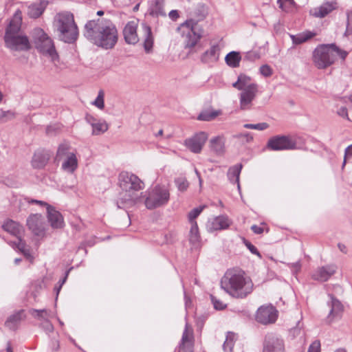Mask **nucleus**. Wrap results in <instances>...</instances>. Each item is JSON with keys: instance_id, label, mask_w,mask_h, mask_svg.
Returning a JSON list of instances; mask_svg holds the SVG:
<instances>
[{"instance_id": "f257e3e1", "label": "nucleus", "mask_w": 352, "mask_h": 352, "mask_svg": "<svg viewBox=\"0 0 352 352\" xmlns=\"http://www.w3.org/2000/svg\"><path fill=\"white\" fill-rule=\"evenodd\" d=\"M83 35L91 43L104 50L113 48L118 40L115 24L106 18L88 21L84 26Z\"/></svg>"}, {"instance_id": "f03ea898", "label": "nucleus", "mask_w": 352, "mask_h": 352, "mask_svg": "<svg viewBox=\"0 0 352 352\" xmlns=\"http://www.w3.org/2000/svg\"><path fill=\"white\" fill-rule=\"evenodd\" d=\"M252 281L244 276L240 270H228L221 278V287L230 296L236 298H245L252 292Z\"/></svg>"}, {"instance_id": "7ed1b4c3", "label": "nucleus", "mask_w": 352, "mask_h": 352, "mask_svg": "<svg viewBox=\"0 0 352 352\" xmlns=\"http://www.w3.org/2000/svg\"><path fill=\"white\" fill-rule=\"evenodd\" d=\"M21 12L17 10L6 28L3 37L5 45L13 51H27L30 44L27 36L21 31Z\"/></svg>"}, {"instance_id": "20e7f679", "label": "nucleus", "mask_w": 352, "mask_h": 352, "mask_svg": "<svg viewBox=\"0 0 352 352\" xmlns=\"http://www.w3.org/2000/svg\"><path fill=\"white\" fill-rule=\"evenodd\" d=\"M207 14V7L204 3H199L194 11V16L197 18V21L186 20L177 28V31L181 32L184 38L185 48L194 47L202 37V31L197 28V21L205 19Z\"/></svg>"}, {"instance_id": "39448f33", "label": "nucleus", "mask_w": 352, "mask_h": 352, "mask_svg": "<svg viewBox=\"0 0 352 352\" xmlns=\"http://www.w3.org/2000/svg\"><path fill=\"white\" fill-rule=\"evenodd\" d=\"M118 179L120 188L126 193L119 198L116 204L118 208H124L126 206H131L136 202L135 198L129 193L143 189L144 184L137 175L126 171L121 172Z\"/></svg>"}, {"instance_id": "423d86ee", "label": "nucleus", "mask_w": 352, "mask_h": 352, "mask_svg": "<svg viewBox=\"0 0 352 352\" xmlns=\"http://www.w3.org/2000/svg\"><path fill=\"white\" fill-rule=\"evenodd\" d=\"M56 29L60 40L73 43L78 36V29L71 13H61L57 16Z\"/></svg>"}, {"instance_id": "0eeeda50", "label": "nucleus", "mask_w": 352, "mask_h": 352, "mask_svg": "<svg viewBox=\"0 0 352 352\" xmlns=\"http://www.w3.org/2000/svg\"><path fill=\"white\" fill-rule=\"evenodd\" d=\"M32 38L36 49L39 53L51 59L52 62L58 60L59 56L52 39L41 28H37L32 31Z\"/></svg>"}, {"instance_id": "6e6552de", "label": "nucleus", "mask_w": 352, "mask_h": 352, "mask_svg": "<svg viewBox=\"0 0 352 352\" xmlns=\"http://www.w3.org/2000/svg\"><path fill=\"white\" fill-rule=\"evenodd\" d=\"M335 43L320 44L312 52L311 60L318 69H325L331 66L336 60V55L333 54L332 47Z\"/></svg>"}, {"instance_id": "1a4fd4ad", "label": "nucleus", "mask_w": 352, "mask_h": 352, "mask_svg": "<svg viewBox=\"0 0 352 352\" xmlns=\"http://www.w3.org/2000/svg\"><path fill=\"white\" fill-rule=\"evenodd\" d=\"M145 193L144 204L146 208L149 210L166 205L170 198L168 189L165 186L160 185H156Z\"/></svg>"}, {"instance_id": "9d476101", "label": "nucleus", "mask_w": 352, "mask_h": 352, "mask_svg": "<svg viewBox=\"0 0 352 352\" xmlns=\"http://www.w3.org/2000/svg\"><path fill=\"white\" fill-rule=\"evenodd\" d=\"M267 146L272 151H283L297 149L296 141L290 135H276L271 138Z\"/></svg>"}, {"instance_id": "9b49d317", "label": "nucleus", "mask_w": 352, "mask_h": 352, "mask_svg": "<svg viewBox=\"0 0 352 352\" xmlns=\"http://www.w3.org/2000/svg\"><path fill=\"white\" fill-rule=\"evenodd\" d=\"M278 318V311L272 305L259 307L256 314V320L263 324L274 323Z\"/></svg>"}, {"instance_id": "f8f14e48", "label": "nucleus", "mask_w": 352, "mask_h": 352, "mask_svg": "<svg viewBox=\"0 0 352 352\" xmlns=\"http://www.w3.org/2000/svg\"><path fill=\"white\" fill-rule=\"evenodd\" d=\"M329 296L330 300L327 302V305L330 309L327 316V321L328 323H331L342 318L344 312V306L342 302L332 294H329Z\"/></svg>"}, {"instance_id": "ddd939ff", "label": "nucleus", "mask_w": 352, "mask_h": 352, "mask_svg": "<svg viewBox=\"0 0 352 352\" xmlns=\"http://www.w3.org/2000/svg\"><path fill=\"white\" fill-rule=\"evenodd\" d=\"M258 91V86L255 83L248 85L240 94V108L248 110L251 108L252 102Z\"/></svg>"}, {"instance_id": "4468645a", "label": "nucleus", "mask_w": 352, "mask_h": 352, "mask_svg": "<svg viewBox=\"0 0 352 352\" xmlns=\"http://www.w3.org/2000/svg\"><path fill=\"white\" fill-rule=\"evenodd\" d=\"M208 139V134L201 131L186 139L184 145L192 153H199Z\"/></svg>"}, {"instance_id": "2eb2a0df", "label": "nucleus", "mask_w": 352, "mask_h": 352, "mask_svg": "<svg viewBox=\"0 0 352 352\" xmlns=\"http://www.w3.org/2000/svg\"><path fill=\"white\" fill-rule=\"evenodd\" d=\"M27 226L32 232L36 236H43L45 231V219L41 214H34L27 219Z\"/></svg>"}, {"instance_id": "dca6fc26", "label": "nucleus", "mask_w": 352, "mask_h": 352, "mask_svg": "<svg viewBox=\"0 0 352 352\" xmlns=\"http://www.w3.org/2000/svg\"><path fill=\"white\" fill-rule=\"evenodd\" d=\"M263 352H285L283 340L272 334H267L263 342Z\"/></svg>"}, {"instance_id": "f3484780", "label": "nucleus", "mask_w": 352, "mask_h": 352, "mask_svg": "<svg viewBox=\"0 0 352 352\" xmlns=\"http://www.w3.org/2000/svg\"><path fill=\"white\" fill-rule=\"evenodd\" d=\"M178 352H194V338L192 332L188 331V325L186 324L181 341L179 344Z\"/></svg>"}, {"instance_id": "a211bd4d", "label": "nucleus", "mask_w": 352, "mask_h": 352, "mask_svg": "<svg viewBox=\"0 0 352 352\" xmlns=\"http://www.w3.org/2000/svg\"><path fill=\"white\" fill-rule=\"evenodd\" d=\"M338 8L336 1L324 2L320 6L310 10V14L316 18H324L333 10Z\"/></svg>"}, {"instance_id": "6ab92c4d", "label": "nucleus", "mask_w": 352, "mask_h": 352, "mask_svg": "<svg viewBox=\"0 0 352 352\" xmlns=\"http://www.w3.org/2000/svg\"><path fill=\"white\" fill-rule=\"evenodd\" d=\"M231 224V221L227 216L221 215L208 221L207 228L209 231L225 230Z\"/></svg>"}, {"instance_id": "aec40b11", "label": "nucleus", "mask_w": 352, "mask_h": 352, "mask_svg": "<svg viewBox=\"0 0 352 352\" xmlns=\"http://www.w3.org/2000/svg\"><path fill=\"white\" fill-rule=\"evenodd\" d=\"M123 35L126 43L135 45L139 41L137 34V23L135 21H129L123 30Z\"/></svg>"}, {"instance_id": "412c9836", "label": "nucleus", "mask_w": 352, "mask_h": 352, "mask_svg": "<svg viewBox=\"0 0 352 352\" xmlns=\"http://www.w3.org/2000/svg\"><path fill=\"white\" fill-rule=\"evenodd\" d=\"M336 266L333 265L323 266L317 269L312 276L314 280L319 281H327L335 274Z\"/></svg>"}, {"instance_id": "4be33fe9", "label": "nucleus", "mask_w": 352, "mask_h": 352, "mask_svg": "<svg viewBox=\"0 0 352 352\" xmlns=\"http://www.w3.org/2000/svg\"><path fill=\"white\" fill-rule=\"evenodd\" d=\"M50 153L47 151L38 150L34 153L32 160V165L34 168H43L47 164Z\"/></svg>"}, {"instance_id": "5701e85b", "label": "nucleus", "mask_w": 352, "mask_h": 352, "mask_svg": "<svg viewBox=\"0 0 352 352\" xmlns=\"http://www.w3.org/2000/svg\"><path fill=\"white\" fill-rule=\"evenodd\" d=\"M47 213L48 221L53 228H61L63 226L64 221L62 214L53 206H47Z\"/></svg>"}, {"instance_id": "b1692460", "label": "nucleus", "mask_w": 352, "mask_h": 352, "mask_svg": "<svg viewBox=\"0 0 352 352\" xmlns=\"http://www.w3.org/2000/svg\"><path fill=\"white\" fill-rule=\"evenodd\" d=\"M220 54V47L218 44L213 45L201 56V61L208 64L217 62Z\"/></svg>"}, {"instance_id": "393cba45", "label": "nucleus", "mask_w": 352, "mask_h": 352, "mask_svg": "<svg viewBox=\"0 0 352 352\" xmlns=\"http://www.w3.org/2000/svg\"><path fill=\"white\" fill-rule=\"evenodd\" d=\"M142 29L143 32L144 49L146 53H150L152 52L154 41L151 28L146 23H142Z\"/></svg>"}, {"instance_id": "a878e982", "label": "nucleus", "mask_w": 352, "mask_h": 352, "mask_svg": "<svg viewBox=\"0 0 352 352\" xmlns=\"http://www.w3.org/2000/svg\"><path fill=\"white\" fill-rule=\"evenodd\" d=\"M148 13L152 16H166L164 10V0H154L150 4Z\"/></svg>"}, {"instance_id": "bb28decb", "label": "nucleus", "mask_w": 352, "mask_h": 352, "mask_svg": "<svg viewBox=\"0 0 352 352\" xmlns=\"http://www.w3.org/2000/svg\"><path fill=\"white\" fill-rule=\"evenodd\" d=\"M209 146L213 153L216 155H221L225 151V140L221 136H217L210 139Z\"/></svg>"}, {"instance_id": "cd10ccee", "label": "nucleus", "mask_w": 352, "mask_h": 352, "mask_svg": "<svg viewBox=\"0 0 352 352\" xmlns=\"http://www.w3.org/2000/svg\"><path fill=\"white\" fill-rule=\"evenodd\" d=\"M23 313L24 311L21 309L10 316L5 322L6 327L11 330H15L24 317Z\"/></svg>"}, {"instance_id": "c85d7f7f", "label": "nucleus", "mask_w": 352, "mask_h": 352, "mask_svg": "<svg viewBox=\"0 0 352 352\" xmlns=\"http://www.w3.org/2000/svg\"><path fill=\"white\" fill-rule=\"evenodd\" d=\"M3 228L6 232L16 236V238L21 236L23 231V227L19 223L10 219L3 223Z\"/></svg>"}, {"instance_id": "c756f323", "label": "nucleus", "mask_w": 352, "mask_h": 352, "mask_svg": "<svg viewBox=\"0 0 352 352\" xmlns=\"http://www.w3.org/2000/svg\"><path fill=\"white\" fill-rule=\"evenodd\" d=\"M243 168L241 164H236L230 167L228 171V177L230 182L236 184L238 188H240L239 175Z\"/></svg>"}, {"instance_id": "7c9ffc66", "label": "nucleus", "mask_w": 352, "mask_h": 352, "mask_svg": "<svg viewBox=\"0 0 352 352\" xmlns=\"http://www.w3.org/2000/svg\"><path fill=\"white\" fill-rule=\"evenodd\" d=\"M78 167V160L74 153H70L62 164V168L70 173L74 172Z\"/></svg>"}, {"instance_id": "2f4dec72", "label": "nucleus", "mask_w": 352, "mask_h": 352, "mask_svg": "<svg viewBox=\"0 0 352 352\" xmlns=\"http://www.w3.org/2000/svg\"><path fill=\"white\" fill-rule=\"evenodd\" d=\"M316 35L317 34L316 32L305 31L296 35H291V38L294 44L300 45L312 38Z\"/></svg>"}, {"instance_id": "473e14b6", "label": "nucleus", "mask_w": 352, "mask_h": 352, "mask_svg": "<svg viewBox=\"0 0 352 352\" xmlns=\"http://www.w3.org/2000/svg\"><path fill=\"white\" fill-rule=\"evenodd\" d=\"M45 9V5L42 2L33 3L28 7V14L30 18L37 19L43 14Z\"/></svg>"}, {"instance_id": "72a5a7b5", "label": "nucleus", "mask_w": 352, "mask_h": 352, "mask_svg": "<svg viewBox=\"0 0 352 352\" xmlns=\"http://www.w3.org/2000/svg\"><path fill=\"white\" fill-rule=\"evenodd\" d=\"M221 114V111L220 110L206 109L201 111V113L197 116V120L209 122L214 120L217 116H219Z\"/></svg>"}, {"instance_id": "f704fd0d", "label": "nucleus", "mask_w": 352, "mask_h": 352, "mask_svg": "<svg viewBox=\"0 0 352 352\" xmlns=\"http://www.w3.org/2000/svg\"><path fill=\"white\" fill-rule=\"evenodd\" d=\"M241 60V57L239 52H234V51L229 52L226 56V58H225L226 64L232 67H239Z\"/></svg>"}, {"instance_id": "c9c22d12", "label": "nucleus", "mask_w": 352, "mask_h": 352, "mask_svg": "<svg viewBox=\"0 0 352 352\" xmlns=\"http://www.w3.org/2000/svg\"><path fill=\"white\" fill-rule=\"evenodd\" d=\"M189 241L193 245H197L200 241V235L197 222L190 224Z\"/></svg>"}, {"instance_id": "e433bc0d", "label": "nucleus", "mask_w": 352, "mask_h": 352, "mask_svg": "<svg viewBox=\"0 0 352 352\" xmlns=\"http://www.w3.org/2000/svg\"><path fill=\"white\" fill-rule=\"evenodd\" d=\"M14 245L16 248L26 257L31 256L29 247L26 245L25 242L21 239V236L17 238V241H15Z\"/></svg>"}, {"instance_id": "4c0bfd02", "label": "nucleus", "mask_w": 352, "mask_h": 352, "mask_svg": "<svg viewBox=\"0 0 352 352\" xmlns=\"http://www.w3.org/2000/svg\"><path fill=\"white\" fill-rule=\"evenodd\" d=\"M92 129V134L98 135L107 131L108 130V125L104 120H98L96 124H94Z\"/></svg>"}, {"instance_id": "58836bf2", "label": "nucleus", "mask_w": 352, "mask_h": 352, "mask_svg": "<svg viewBox=\"0 0 352 352\" xmlns=\"http://www.w3.org/2000/svg\"><path fill=\"white\" fill-rule=\"evenodd\" d=\"M70 146L67 143L60 144L58 148L56 160H60L63 157H67L71 153H69Z\"/></svg>"}, {"instance_id": "ea45409f", "label": "nucleus", "mask_w": 352, "mask_h": 352, "mask_svg": "<svg viewBox=\"0 0 352 352\" xmlns=\"http://www.w3.org/2000/svg\"><path fill=\"white\" fill-rule=\"evenodd\" d=\"M234 334L229 332L223 344V349L225 352H232L234 347Z\"/></svg>"}, {"instance_id": "a19ab883", "label": "nucleus", "mask_w": 352, "mask_h": 352, "mask_svg": "<svg viewBox=\"0 0 352 352\" xmlns=\"http://www.w3.org/2000/svg\"><path fill=\"white\" fill-rule=\"evenodd\" d=\"M206 208L205 205L200 206L190 210L188 214V221L190 224L197 222L195 219L201 214L203 210Z\"/></svg>"}, {"instance_id": "79ce46f5", "label": "nucleus", "mask_w": 352, "mask_h": 352, "mask_svg": "<svg viewBox=\"0 0 352 352\" xmlns=\"http://www.w3.org/2000/svg\"><path fill=\"white\" fill-rule=\"evenodd\" d=\"M352 34V10L346 12V30L344 33L345 36H348Z\"/></svg>"}, {"instance_id": "37998d69", "label": "nucleus", "mask_w": 352, "mask_h": 352, "mask_svg": "<svg viewBox=\"0 0 352 352\" xmlns=\"http://www.w3.org/2000/svg\"><path fill=\"white\" fill-rule=\"evenodd\" d=\"M243 127L249 129H256L258 131H263L269 127V124L266 122H261L258 124H245Z\"/></svg>"}, {"instance_id": "c03bdc74", "label": "nucleus", "mask_w": 352, "mask_h": 352, "mask_svg": "<svg viewBox=\"0 0 352 352\" xmlns=\"http://www.w3.org/2000/svg\"><path fill=\"white\" fill-rule=\"evenodd\" d=\"M175 184L180 191H185L188 187V182L184 177H178L175 180Z\"/></svg>"}, {"instance_id": "a18cd8bd", "label": "nucleus", "mask_w": 352, "mask_h": 352, "mask_svg": "<svg viewBox=\"0 0 352 352\" xmlns=\"http://www.w3.org/2000/svg\"><path fill=\"white\" fill-rule=\"evenodd\" d=\"M94 105L100 109H102L104 107V92L102 90H100L96 100L92 102Z\"/></svg>"}, {"instance_id": "49530a36", "label": "nucleus", "mask_w": 352, "mask_h": 352, "mask_svg": "<svg viewBox=\"0 0 352 352\" xmlns=\"http://www.w3.org/2000/svg\"><path fill=\"white\" fill-rule=\"evenodd\" d=\"M210 298L215 309L223 310L226 307V305L223 304L213 295H210Z\"/></svg>"}, {"instance_id": "de8ad7c7", "label": "nucleus", "mask_w": 352, "mask_h": 352, "mask_svg": "<svg viewBox=\"0 0 352 352\" xmlns=\"http://www.w3.org/2000/svg\"><path fill=\"white\" fill-rule=\"evenodd\" d=\"M333 54H336V57L339 56L342 60H345L348 56V52L345 50H341L336 45V47H332Z\"/></svg>"}, {"instance_id": "09e8293b", "label": "nucleus", "mask_w": 352, "mask_h": 352, "mask_svg": "<svg viewBox=\"0 0 352 352\" xmlns=\"http://www.w3.org/2000/svg\"><path fill=\"white\" fill-rule=\"evenodd\" d=\"M260 73L265 77H270L272 75L273 71L268 65H263L260 67Z\"/></svg>"}, {"instance_id": "8fccbe9b", "label": "nucleus", "mask_w": 352, "mask_h": 352, "mask_svg": "<svg viewBox=\"0 0 352 352\" xmlns=\"http://www.w3.org/2000/svg\"><path fill=\"white\" fill-rule=\"evenodd\" d=\"M14 117V113L10 111H0V122H5L8 119Z\"/></svg>"}, {"instance_id": "3c124183", "label": "nucleus", "mask_w": 352, "mask_h": 352, "mask_svg": "<svg viewBox=\"0 0 352 352\" xmlns=\"http://www.w3.org/2000/svg\"><path fill=\"white\" fill-rule=\"evenodd\" d=\"M238 80H239L241 86H243V89H245V87L250 85V78L248 76L241 74L238 76Z\"/></svg>"}, {"instance_id": "603ef678", "label": "nucleus", "mask_w": 352, "mask_h": 352, "mask_svg": "<svg viewBox=\"0 0 352 352\" xmlns=\"http://www.w3.org/2000/svg\"><path fill=\"white\" fill-rule=\"evenodd\" d=\"M244 243H245V246L248 248V249L253 254L257 255L260 258L261 257V255L260 252H258L257 248L253 244H252L250 241H248L247 240L244 241Z\"/></svg>"}, {"instance_id": "864d4df0", "label": "nucleus", "mask_w": 352, "mask_h": 352, "mask_svg": "<svg viewBox=\"0 0 352 352\" xmlns=\"http://www.w3.org/2000/svg\"><path fill=\"white\" fill-rule=\"evenodd\" d=\"M307 352H320V342L319 340H315L309 346Z\"/></svg>"}, {"instance_id": "5fc2aeb1", "label": "nucleus", "mask_w": 352, "mask_h": 352, "mask_svg": "<svg viewBox=\"0 0 352 352\" xmlns=\"http://www.w3.org/2000/svg\"><path fill=\"white\" fill-rule=\"evenodd\" d=\"M242 137H245V142H250L253 140V137L248 133H239L234 135V138L241 140Z\"/></svg>"}, {"instance_id": "6e6d98bb", "label": "nucleus", "mask_w": 352, "mask_h": 352, "mask_svg": "<svg viewBox=\"0 0 352 352\" xmlns=\"http://www.w3.org/2000/svg\"><path fill=\"white\" fill-rule=\"evenodd\" d=\"M259 57V54L254 52H248L245 56V58L250 61H254L258 59Z\"/></svg>"}, {"instance_id": "4d7b16f0", "label": "nucleus", "mask_w": 352, "mask_h": 352, "mask_svg": "<svg viewBox=\"0 0 352 352\" xmlns=\"http://www.w3.org/2000/svg\"><path fill=\"white\" fill-rule=\"evenodd\" d=\"M337 114L343 118H346L349 120L348 116L347 109L345 107H342L337 111Z\"/></svg>"}, {"instance_id": "13d9d810", "label": "nucleus", "mask_w": 352, "mask_h": 352, "mask_svg": "<svg viewBox=\"0 0 352 352\" xmlns=\"http://www.w3.org/2000/svg\"><path fill=\"white\" fill-rule=\"evenodd\" d=\"M352 156V144H351L350 146H349L346 149H345V152H344V162H343V164H342V167L344 166L345 164H346V159L349 158L350 157Z\"/></svg>"}, {"instance_id": "bf43d9fd", "label": "nucleus", "mask_w": 352, "mask_h": 352, "mask_svg": "<svg viewBox=\"0 0 352 352\" xmlns=\"http://www.w3.org/2000/svg\"><path fill=\"white\" fill-rule=\"evenodd\" d=\"M26 200L29 204H38L41 206H45L47 210V206H50L47 202H45L43 201H40V200L30 199V198L26 199Z\"/></svg>"}, {"instance_id": "052dcab7", "label": "nucleus", "mask_w": 352, "mask_h": 352, "mask_svg": "<svg viewBox=\"0 0 352 352\" xmlns=\"http://www.w3.org/2000/svg\"><path fill=\"white\" fill-rule=\"evenodd\" d=\"M85 120L87 123H89L92 127L94 124H96L98 122V120L95 118L93 116L90 114H87L85 116Z\"/></svg>"}, {"instance_id": "680f3d73", "label": "nucleus", "mask_w": 352, "mask_h": 352, "mask_svg": "<svg viewBox=\"0 0 352 352\" xmlns=\"http://www.w3.org/2000/svg\"><path fill=\"white\" fill-rule=\"evenodd\" d=\"M169 17L174 21H177L179 17V12L176 10H173L168 13Z\"/></svg>"}, {"instance_id": "e2e57ef3", "label": "nucleus", "mask_w": 352, "mask_h": 352, "mask_svg": "<svg viewBox=\"0 0 352 352\" xmlns=\"http://www.w3.org/2000/svg\"><path fill=\"white\" fill-rule=\"evenodd\" d=\"M251 230L257 234H260L263 232V228L256 225H253L251 227Z\"/></svg>"}, {"instance_id": "0e129e2a", "label": "nucleus", "mask_w": 352, "mask_h": 352, "mask_svg": "<svg viewBox=\"0 0 352 352\" xmlns=\"http://www.w3.org/2000/svg\"><path fill=\"white\" fill-rule=\"evenodd\" d=\"M51 348L52 351H57L59 348V342L58 340H53L51 341Z\"/></svg>"}, {"instance_id": "69168bd1", "label": "nucleus", "mask_w": 352, "mask_h": 352, "mask_svg": "<svg viewBox=\"0 0 352 352\" xmlns=\"http://www.w3.org/2000/svg\"><path fill=\"white\" fill-rule=\"evenodd\" d=\"M33 311L37 313V316L38 318H43V314L47 316V311L46 309H33Z\"/></svg>"}, {"instance_id": "338daca9", "label": "nucleus", "mask_w": 352, "mask_h": 352, "mask_svg": "<svg viewBox=\"0 0 352 352\" xmlns=\"http://www.w3.org/2000/svg\"><path fill=\"white\" fill-rule=\"evenodd\" d=\"M70 270H68L67 271L65 272V276L60 279L59 281H58V283H59V285H61V287L63 285V284L65 283L67 278V276L69 275V273L70 272Z\"/></svg>"}, {"instance_id": "774afa93", "label": "nucleus", "mask_w": 352, "mask_h": 352, "mask_svg": "<svg viewBox=\"0 0 352 352\" xmlns=\"http://www.w3.org/2000/svg\"><path fill=\"white\" fill-rule=\"evenodd\" d=\"M233 87L239 89V90H243V86H241L239 80L237 79V80L232 84Z\"/></svg>"}]
</instances>
